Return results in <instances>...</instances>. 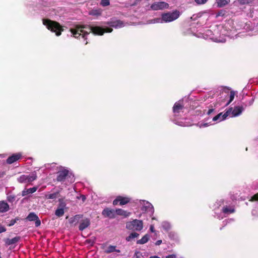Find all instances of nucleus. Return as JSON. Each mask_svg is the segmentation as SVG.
<instances>
[{"label": "nucleus", "instance_id": "1", "mask_svg": "<svg viewBox=\"0 0 258 258\" xmlns=\"http://www.w3.org/2000/svg\"><path fill=\"white\" fill-rule=\"evenodd\" d=\"M112 29L106 26H100L96 25H76L71 29V32L73 36L79 38L81 36L84 39H87V35L90 33L94 35H102L105 32H111Z\"/></svg>", "mask_w": 258, "mask_h": 258}, {"label": "nucleus", "instance_id": "2", "mask_svg": "<svg viewBox=\"0 0 258 258\" xmlns=\"http://www.w3.org/2000/svg\"><path fill=\"white\" fill-rule=\"evenodd\" d=\"M228 25L229 23L226 24L224 27H222V29L221 30V33L222 35L224 36L223 37L221 36H218L217 35L218 33L217 31H215L214 33L210 29H207L203 33L200 34V35H199L198 37H202L205 39H209L216 42H225L226 40L225 36H227L232 38L234 34L235 30H227V28H229Z\"/></svg>", "mask_w": 258, "mask_h": 258}, {"label": "nucleus", "instance_id": "3", "mask_svg": "<svg viewBox=\"0 0 258 258\" xmlns=\"http://www.w3.org/2000/svg\"><path fill=\"white\" fill-rule=\"evenodd\" d=\"M42 22L43 24L45 25L48 30L52 32L55 33V35L57 36L61 35V32L63 31V29L58 23L45 19H43Z\"/></svg>", "mask_w": 258, "mask_h": 258}, {"label": "nucleus", "instance_id": "4", "mask_svg": "<svg viewBox=\"0 0 258 258\" xmlns=\"http://www.w3.org/2000/svg\"><path fill=\"white\" fill-rule=\"evenodd\" d=\"M225 201L224 200H217V202L214 204L213 206V209L215 210L216 209L219 208V207L221 206L222 205L223 207L222 209V214L224 215H228L230 214H232L235 212V209L234 206H227L224 205V203Z\"/></svg>", "mask_w": 258, "mask_h": 258}, {"label": "nucleus", "instance_id": "5", "mask_svg": "<svg viewBox=\"0 0 258 258\" xmlns=\"http://www.w3.org/2000/svg\"><path fill=\"white\" fill-rule=\"evenodd\" d=\"M180 12L175 10L172 12L162 13L161 17L162 23H169L177 19L180 16Z\"/></svg>", "mask_w": 258, "mask_h": 258}, {"label": "nucleus", "instance_id": "6", "mask_svg": "<svg viewBox=\"0 0 258 258\" xmlns=\"http://www.w3.org/2000/svg\"><path fill=\"white\" fill-rule=\"evenodd\" d=\"M136 204L141 206V210L143 212L153 215L154 212L153 205L148 201L146 200H136L135 202Z\"/></svg>", "mask_w": 258, "mask_h": 258}, {"label": "nucleus", "instance_id": "7", "mask_svg": "<svg viewBox=\"0 0 258 258\" xmlns=\"http://www.w3.org/2000/svg\"><path fill=\"white\" fill-rule=\"evenodd\" d=\"M126 228L132 231H141L143 228L142 220L135 219L126 223Z\"/></svg>", "mask_w": 258, "mask_h": 258}, {"label": "nucleus", "instance_id": "8", "mask_svg": "<svg viewBox=\"0 0 258 258\" xmlns=\"http://www.w3.org/2000/svg\"><path fill=\"white\" fill-rule=\"evenodd\" d=\"M185 108L183 100H180L175 102L172 108L174 116L175 117L181 116V114L184 113Z\"/></svg>", "mask_w": 258, "mask_h": 258}, {"label": "nucleus", "instance_id": "9", "mask_svg": "<svg viewBox=\"0 0 258 258\" xmlns=\"http://www.w3.org/2000/svg\"><path fill=\"white\" fill-rule=\"evenodd\" d=\"M37 178L36 174L34 172L30 174H23L17 178V181L21 183H29Z\"/></svg>", "mask_w": 258, "mask_h": 258}, {"label": "nucleus", "instance_id": "10", "mask_svg": "<svg viewBox=\"0 0 258 258\" xmlns=\"http://www.w3.org/2000/svg\"><path fill=\"white\" fill-rule=\"evenodd\" d=\"M70 172L69 170L64 167H60L57 172L56 180L59 182H63L67 177L69 176Z\"/></svg>", "mask_w": 258, "mask_h": 258}, {"label": "nucleus", "instance_id": "11", "mask_svg": "<svg viewBox=\"0 0 258 258\" xmlns=\"http://www.w3.org/2000/svg\"><path fill=\"white\" fill-rule=\"evenodd\" d=\"M169 5L164 2H156L153 3L150 8L152 10H163L169 8Z\"/></svg>", "mask_w": 258, "mask_h": 258}, {"label": "nucleus", "instance_id": "12", "mask_svg": "<svg viewBox=\"0 0 258 258\" xmlns=\"http://www.w3.org/2000/svg\"><path fill=\"white\" fill-rule=\"evenodd\" d=\"M131 201V199L128 197H123L122 196H117L113 201V205H117L119 203V205L123 206L128 203Z\"/></svg>", "mask_w": 258, "mask_h": 258}, {"label": "nucleus", "instance_id": "13", "mask_svg": "<svg viewBox=\"0 0 258 258\" xmlns=\"http://www.w3.org/2000/svg\"><path fill=\"white\" fill-rule=\"evenodd\" d=\"M107 24L110 27H113L115 29L120 28L125 26L123 21L116 19H112L110 21L107 23Z\"/></svg>", "mask_w": 258, "mask_h": 258}, {"label": "nucleus", "instance_id": "14", "mask_svg": "<svg viewBox=\"0 0 258 258\" xmlns=\"http://www.w3.org/2000/svg\"><path fill=\"white\" fill-rule=\"evenodd\" d=\"M29 221H35L36 227H39L41 225V221L38 216L34 212H31L26 218Z\"/></svg>", "mask_w": 258, "mask_h": 258}, {"label": "nucleus", "instance_id": "15", "mask_svg": "<svg viewBox=\"0 0 258 258\" xmlns=\"http://www.w3.org/2000/svg\"><path fill=\"white\" fill-rule=\"evenodd\" d=\"M232 110V108H229L224 114L220 113L213 118V121L219 122L222 121L226 118V117L230 114V112Z\"/></svg>", "mask_w": 258, "mask_h": 258}, {"label": "nucleus", "instance_id": "16", "mask_svg": "<svg viewBox=\"0 0 258 258\" xmlns=\"http://www.w3.org/2000/svg\"><path fill=\"white\" fill-rule=\"evenodd\" d=\"M22 156V155L21 153L13 154L7 159V163L9 164H11L20 159Z\"/></svg>", "mask_w": 258, "mask_h": 258}, {"label": "nucleus", "instance_id": "17", "mask_svg": "<svg viewBox=\"0 0 258 258\" xmlns=\"http://www.w3.org/2000/svg\"><path fill=\"white\" fill-rule=\"evenodd\" d=\"M232 108V110L230 112V114H232V117H236L240 115L242 111L244 110V108L242 106H235L233 109Z\"/></svg>", "mask_w": 258, "mask_h": 258}, {"label": "nucleus", "instance_id": "18", "mask_svg": "<svg viewBox=\"0 0 258 258\" xmlns=\"http://www.w3.org/2000/svg\"><path fill=\"white\" fill-rule=\"evenodd\" d=\"M115 211L114 210L110 209L109 208H105L102 211V215L110 219H113L115 218Z\"/></svg>", "mask_w": 258, "mask_h": 258}, {"label": "nucleus", "instance_id": "19", "mask_svg": "<svg viewBox=\"0 0 258 258\" xmlns=\"http://www.w3.org/2000/svg\"><path fill=\"white\" fill-rule=\"evenodd\" d=\"M90 225V220L88 218H84L80 221L79 229L80 231H83L89 227Z\"/></svg>", "mask_w": 258, "mask_h": 258}, {"label": "nucleus", "instance_id": "20", "mask_svg": "<svg viewBox=\"0 0 258 258\" xmlns=\"http://www.w3.org/2000/svg\"><path fill=\"white\" fill-rule=\"evenodd\" d=\"M38 189L37 186H34L30 188H24V189L22 191V196L24 197L29 194H31L35 192Z\"/></svg>", "mask_w": 258, "mask_h": 258}, {"label": "nucleus", "instance_id": "21", "mask_svg": "<svg viewBox=\"0 0 258 258\" xmlns=\"http://www.w3.org/2000/svg\"><path fill=\"white\" fill-rule=\"evenodd\" d=\"M115 213L118 215L123 216L125 217H129L131 215L130 212H127L126 211L121 209H117L115 210Z\"/></svg>", "mask_w": 258, "mask_h": 258}, {"label": "nucleus", "instance_id": "22", "mask_svg": "<svg viewBox=\"0 0 258 258\" xmlns=\"http://www.w3.org/2000/svg\"><path fill=\"white\" fill-rule=\"evenodd\" d=\"M20 239V237L19 236H16L12 239L8 238L5 240V243L6 244H7L8 245H10L17 243L19 241Z\"/></svg>", "mask_w": 258, "mask_h": 258}, {"label": "nucleus", "instance_id": "23", "mask_svg": "<svg viewBox=\"0 0 258 258\" xmlns=\"http://www.w3.org/2000/svg\"><path fill=\"white\" fill-rule=\"evenodd\" d=\"M9 206L5 201H1L0 202V212H5L9 210Z\"/></svg>", "mask_w": 258, "mask_h": 258}, {"label": "nucleus", "instance_id": "24", "mask_svg": "<svg viewBox=\"0 0 258 258\" xmlns=\"http://www.w3.org/2000/svg\"><path fill=\"white\" fill-rule=\"evenodd\" d=\"M230 0H216L215 4L218 8H222L230 3Z\"/></svg>", "mask_w": 258, "mask_h": 258}, {"label": "nucleus", "instance_id": "25", "mask_svg": "<svg viewBox=\"0 0 258 258\" xmlns=\"http://www.w3.org/2000/svg\"><path fill=\"white\" fill-rule=\"evenodd\" d=\"M161 226L165 231H168L170 230L172 227L171 223L167 221L162 222L161 223Z\"/></svg>", "mask_w": 258, "mask_h": 258}, {"label": "nucleus", "instance_id": "26", "mask_svg": "<svg viewBox=\"0 0 258 258\" xmlns=\"http://www.w3.org/2000/svg\"><path fill=\"white\" fill-rule=\"evenodd\" d=\"M150 238V235L148 234L145 235L141 239L137 240V244H144L147 243Z\"/></svg>", "mask_w": 258, "mask_h": 258}, {"label": "nucleus", "instance_id": "27", "mask_svg": "<svg viewBox=\"0 0 258 258\" xmlns=\"http://www.w3.org/2000/svg\"><path fill=\"white\" fill-rule=\"evenodd\" d=\"M104 251L106 253H109L114 251H116L117 252H120L119 250L116 249V246L113 245H109L107 247L105 250Z\"/></svg>", "mask_w": 258, "mask_h": 258}, {"label": "nucleus", "instance_id": "28", "mask_svg": "<svg viewBox=\"0 0 258 258\" xmlns=\"http://www.w3.org/2000/svg\"><path fill=\"white\" fill-rule=\"evenodd\" d=\"M58 194L59 191L54 192L52 194H46L45 196V198L46 199L55 200L57 198Z\"/></svg>", "mask_w": 258, "mask_h": 258}, {"label": "nucleus", "instance_id": "29", "mask_svg": "<svg viewBox=\"0 0 258 258\" xmlns=\"http://www.w3.org/2000/svg\"><path fill=\"white\" fill-rule=\"evenodd\" d=\"M139 236V234L136 232H132L128 236L126 237V240L127 241H130L132 239L137 238Z\"/></svg>", "mask_w": 258, "mask_h": 258}, {"label": "nucleus", "instance_id": "30", "mask_svg": "<svg viewBox=\"0 0 258 258\" xmlns=\"http://www.w3.org/2000/svg\"><path fill=\"white\" fill-rule=\"evenodd\" d=\"M64 209L62 208H58L55 212V214L56 216L58 217H62L64 214Z\"/></svg>", "mask_w": 258, "mask_h": 258}, {"label": "nucleus", "instance_id": "31", "mask_svg": "<svg viewBox=\"0 0 258 258\" xmlns=\"http://www.w3.org/2000/svg\"><path fill=\"white\" fill-rule=\"evenodd\" d=\"M148 24L162 23L161 18H156L148 21Z\"/></svg>", "mask_w": 258, "mask_h": 258}, {"label": "nucleus", "instance_id": "32", "mask_svg": "<svg viewBox=\"0 0 258 258\" xmlns=\"http://www.w3.org/2000/svg\"><path fill=\"white\" fill-rule=\"evenodd\" d=\"M235 96V92L234 91H231L230 92L229 99L227 102L225 104L226 106H228L234 99Z\"/></svg>", "mask_w": 258, "mask_h": 258}, {"label": "nucleus", "instance_id": "33", "mask_svg": "<svg viewBox=\"0 0 258 258\" xmlns=\"http://www.w3.org/2000/svg\"><path fill=\"white\" fill-rule=\"evenodd\" d=\"M81 217V216L79 215H76L73 218H71L70 220V223H73L75 222H78L79 219Z\"/></svg>", "mask_w": 258, "mask_h": 258}, {"label": "nucleus", "instance_id": "34", "mask_svg": "<svg viewBox=\"0 0 258 258\" xmlns=\"http://www.w3.org/2000/svg\"><path fill=\"white\" fill-rule=\"evenodd\" d=\"M253 0H238V2L241 5L249 4Z\"/></svg>", "mask_w": 258, "mask_h": 258}, {"label": "nucleus", "instance_id": "35", "mask_svg": "<svg viewBox=\"0 0 258 258\" xmlns=\"http://www.w3.org/2000/svg\"><path fill=\"white\" fill-rule=\"evenodd\" d=\"M16 197L14 195H8L7 197V200L9 202L13 203L15 200Z\"/></svg>", "mask_w": 258, "mask_h": 258}, {"label": "nucleus", "instance_id": "36", "mask_svg": "<svg viewBox=\"0 0 258 258\" xmlns=\"http://www.w3.org/2000/svg\"><path fill=\"white\" fill-rule=\"evenodd\" d=\"M59 208H62L64 209V207H66V204L64 202H63V200L62 199H59Z\"/></svg>", "mask_w": 258, "mask_h": 258}, {"label": "nucleus", "instance_id": "37", "mask_svg": "<svg viewBox=\"0 0 258 258\" xmlns=\"http://www.w3.org/2000/svg\"><path fill=\"white\" fill-rule=\"evenodd\" d=\"M101 4L103 7H106L110 4L109 0H101Z\"/></svg>", "mask_w": 258, "mask_h": 258}, {"label": "nucleus", "instance_id": "38", "mask_svg": "<svg viewBox=\"0 0 258 258\" xmlns=\"http://www.w3.org/2000/svg\"><path fill=\"white\" fill-rule=\"evenodd\" d=\"M225 14V11L223 10H221L219 11L216 14V17L218 18L220 16H223Z\"/></svg>", "mask_w": 258, "mask_h": 258}, {"label": "nucleus", "instance_id": "39", "mask_svg": "<svg viewBox=\"0 0 258 258\" xmlns=\"http://www.w3.org/2000/svg\"><path fill=\"white\" fill-rule=\"evenodd\" d=\"M195 1L198 5H203L205 4L208 0H195Z\"/></svg>", "mask_w": 258, "mask_h": 258}, {"label": "nucleus", "instance_id": "40", "mask_svg": "<svg viewBox=\"0 0 258 258\" xmlns=\"http://www.w3.org/2000/svg\"><path fill=\"white\" fill-rule=\"evenodd\" d=\"M209 124L208 123H198V126H199V127H205L209 126Z\"/></svg>", "mask_w": 258, "mask_h": 258}, {"label": "nucleus", "instance_id": "41", "mask_svg": "<svg viewBox=\"0 0 258 258\" xmlns=\"http://www.w3.org/2000/svg\"><path fill=\"white\" fill-rule=\"evenodd\" d=\"M251 201H258V193L253 195L251 198Z\"/></svg>", "mask_w": 258, "mask_h": 258}, {"label": "nucleus", "instance_id": "42", "mask_svg": "<svg viewBox=\"0 0 258 258\" xmlns=\"http://www.w3.org/2000/svg\"><path fill=\"white\" fill-rule=\"evenodd\" d=\"M78 199H81L83 202H84L86 199L85 196L84 195H81L79 197L78 196L77 197Z\"/></svg>", "mask_w": 258, "mask_h": 258}, {"label": "nucleus", "instance_id": "43", "mask_svg": "<svg viewBox=\"0 0 258 258\" xmlns=\"http://www.w3.org/2000/svg\"><path fill=\"white\" fill-rule=\"evenodd\" d=\"M90 14L93 15H100V13L98 10H95V11H92L90 13Z\"/></svg>", "mask_w": 258, "mask_h": 258}, {"label": "nucleus", "instance_id": "44", "mask_svg": "<svg viewBox=\"0 0 258 258\" xmlns=\"http://www.w3.org/2000/svg\"><path fill=\"white\" fill-rule=\"evenodd\" d=\"M6 231V228L0 225V233L5 232Z\"/></svg>", "mask_w": 258, "mask_h": 258}, {"label": "nucleus", "instance_id": "45", "mask_svg": "<svg viewBox=\"0 0 258 258\" xmlns=\"http://www.w3.org/2000/svg\"><path fill=\"white\" fill-rule=\"evenodd\" d=\"M16 222V220H12L10 221V223L8 224V226H12L14 225L15 224Z\"/></svg>", "mask_w": 258, "mask_h": 258}, {"label": "nucleus", "instance_id": "46", "mask_svg": "<svg viewBox=\"0 0 258 258\" xmlns=\"http://www.w3.org/2000/svg\"><path fill=\"white\" fill-rule=\"evenodd\" d=\"M176 255L172 254H170V255L166 256L165 258H176Z\"/></svg>", "mask_w": 258, "mask_h": 258}, {"label": "nucleus", "instance_id": "47", "mask_svg": "<svg viewBox=\"0 0 258 258\" xmlns=\"http://www.w3.org/2000/svg\"><path fill=\"white\" fill-rule=\"evenodd\" d=\"M150 230L152 232H155L154 227V225H150Z\"/></svg>", "mask_w": 258, "mask_h": 258}, {"label": "nucleus", "instance_id": "48", "mask_svg": "<svg viewBox=\"0 0 258 258\" xmlns=\"http://www.w3.org/2000/svg\"><path fill=\"white\" fill-rule=\"evenodd\" d=\"M254 98H252L250 100H249L248 103V105H249V106L251 105L254 102Z\"/></svg>", "mask_w": 258, "mask_h": 258}, {"label": "nucleus", "instance_id": "49", "mask_svg": "<svg viewBox=\"0 0 258 258\" xmlns=\"http://www.w3.org/2000/svg\"><path fill=\"white\" fill-rule=\"evenodd\" d=\"M214 111V109L213 108L209 109L207 112V114L210 115L211 113H212Z\"/></svg>", "mask_w": 258, "mask_h": 258}, {"label": "nucleus", "instance_id": "50", "mask_svg": "<svg viewBox=\"0 0 258 258\" xmlns=\"http://www.w3.org/2000/svg\"><path fill=\"white\" fill-rule=\"evenodd\" d=\"M162 240H158L156 242L155 244H156V245H160V244L162 243Z\"/></svg>", "mask_w": 258, "mask_h": 258}, {"label": "nucleus", "instance_id": "51", "mask_svg": "<svg viewBox=\"0 0 258 258\" xmlns=\"http://www.w3.org/2000/svg\"><path fill=\"white\" fill-rule=\"evenodd\" d=\"M233 220L232 219H229V220H226L225 221H224L223 222L224 224V226L226 225L227 224V223H228V221H232Z\"/></svg>", "mask_w": 258, "mask_h": 258}, {"label": "nucleus", "instance_id": "52", "mask_svg": "<svg viewBox=\"0 0 258 258\" xmlns=\"http://www.w3.org/2000/svg\"><path fill=\"white\" fill-rule=\"evenodd\" d=\"M215 214H216V215L215 216L217 217L218 218H223V217L221 216L220 215L217 214L216 212H215Z\"/></svg>", "mask_w": 258, "mask_h": 258}, {"label": "nucleus", "instance_id": "53", "mask_svg": "<svg viewBox=\"0 0 258 258\" xmlns=\"http://www.w3.org/2000/svg\"><path fill=\"white\" fill-rule=\"evenodd\" d=\"M149 258H160V257L157 255H154V256H150Z\"/></svg>", "mask_w": 258, "mask_h": 258}, {"label": "nucleus", "instance_id": "54", "mask_svg": "<svg viewBox=\"0 0 258 258\" xmlns=\"http://www.w3.org/2000/svg\"><path fill=\"white\" fill-rule=\"evenodd\" d=\"M152 219H153V220H155V219H155V218L153 217V218H152Z\"/></svg>", "mask_w": 258, "mask_h": 258}, {"label": "nucleus", "instance_id": "55", "mask_svg": "<svg viewBox=\"0 0 258 258\" xmlns=\"http://www.w3.org/2000/svg\"><path fill=\"white\" fill-rule=\"evenodd\" d=\"M87 43H88V42H87V41H86V42H85V44L86 45Z\"/></svg>", "mask_w": 258, "mask_h": 258}, {"label": "nucleus", "instance_id": "56", "mask_svg": "<svg viewBox=\"0 0 258 258\" xmlns=\"http://www.w3.org/2000/svg\"><path fill=\"white\" fill-rule=\"evenodd\" d=\"M3 156V155L0 154V156Z\"/></svg>", "mask_w": 258, "mask_h": 258}, {"label": "nucleus", "instance_id": "57", "mask_svg": "<svg viewBox=\"0 0 258 258\" xmlns=\"http://www.w3.org/2000/svg\"><path fill=\"white\" fill-rule=\"evenodd\" d=\"M0 258H2L1 256H0Z\"/></svg>", "mask_w": 258, "mask_h": 258}]
</instances>
